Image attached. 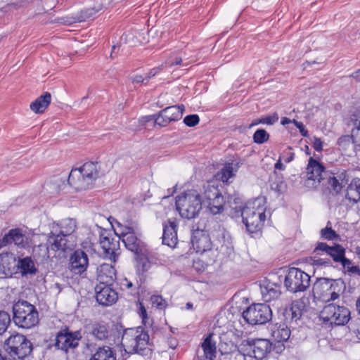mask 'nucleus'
Listing matches in <instances>:
<instances>
[{
    "instance_id": "1",
    "label": "nucleus",
    "mask_w": 360,
    "mask_h": 360,
    "mask_svg": "<svg viewBox=\"0 0 360 360\" xmlns=\"http://www.w3.org/2000/svg\"><path fill=\"white\" fill-rule=\"evenodd\" d=\"M266 201L264 198H257L248 202L243 207H235V214L242 217L243 223L250 233L259 231L266 220Z\"/></svg>"
},
{
    "instance_id": "2",
    "label": "nucleus",
    "mask_w": 360,
    "mask_h": 360,
    "mask_svg": "<svg viewBox=\"0 0 360 360\" xmlns=\"http://www.w3.org/2000/svg\"><path fill=\"white\" fill-rule=\"evenodd\" d=\"M121 344L128 353L147 355L150 351L149 335L141 327L124 330Z\"/></svg>"
},
{
    "instance_id": "3",
    "label": "nucleus",
    "mask_w": 360,
    "mask_h": 360,
    "mask_svg": "<svg viewBox=\"0 0 360 360\" xmlns=\"http://www.w3.org/2000/svg\"><path fill=\"white\" fill-rule=\"evenodd\" d=\"M13 321L16 326L22 329H31L39 321L36 307L25 300L15 302L12 307Z\"/></svg>"
},
{
    "instance_id": "4",
    "label": "nucleus",
    "mask_w": 360,
    "mask_h": 360,
    "mask_svg": "<svg viewBox=\"0 0 360 360\" xmlns=\"http://www.w3.org/2000/svg\"><path fill=\"white\" fill-rule=\"evenodd\" d=\"M202 197L196 190H188L176 198V207L181 217L191 219L198 216L202 209Z\"/></svg>"
},
{
    "instance_id": "5",
    "label": "nucleus",
    "mask_w": 360,
    "mask_h": 360,
    "mask_svg": "<svg viewBox=\"0 0 360 360\" xmlns=\"http://www.w3.org/2000/svg\"><path fill=\"white\" fill-rule=\"evenodd\" d=\"M98 176L97 163L88 162L79 168L72 169L68 176V184L76 190H85Z\"/></svg>"
},
{
    "instance_id": "6",
    "label": "nucleus",
    "mask_w": 360,
    "mask_h": 360,
    "mask_svg": "<svg viewBox=\"0 0 360 360\" xmlns=\"http://www.w3.org/2000/svg\"><path fill=\"white\" fill-rule=\"evenodd\" d=\"M345 288V283L341 279L321 278L314 283L313 294L318 300L327 303L338 299Z\"/></svg>"
},
{
    "instance_id": "7",
    "label": "nucleus",
    "mask_w": 360,
    "mask_h": 360,
    "mask_svg": "<svg viewBox=\"0 0 360 360\" xmlns=\"http://www.w3.org/2000/svg\"><path fill=\"white\" fill-rule=\"evenodd\" d=\"M216 240L211 241L210 236L202 231H196L192 237V245L197 252L202 253L207 250H211L212 245L217 249L222 250L224 247L229 248L231 245V238L228 233L224 229H219L216 236Z\"/></svg>"
},
{
    "instance_id": "8",
    "label": "nucleus",
    "mask_w": 360,
    "mask_h": 360,
    "mask_svg": "<svg viewBox=\"0 0 360 360\" xmlns=\"http://www.w3.org/2000/svg\"><path fill=\"white\" fill-rule=\"evenodd\" d=\"M4 348L14 359L24 360L32 353V344L25 335L15 333L4 341Z\"/></svg>"
},
{
    "instance_id": "9",
    "label": "nucleus",
    "mask_w": 360,
    "mask_h": 360,
    "mask_svg": "<svg viewBox=\"0 0 360 360\" xmlns=\"http://www.w3.org/2000/svg\"><path fill=\"white\" fill-rule=\"evenodd\" d=\"M320 318L324 323L330 325L344 326L350 319V312L344 306L329 304L321 311Z\"/></svg>"
},
{
    "instance_id": "10",
    "label": "nucleus",
    "mask_w": 360,
    "mask_h": 360,
    "mask_svg": "<svg viewBox=\"0 0 360 360\" xmlns=\"http://www.w3.org/2000/svg\"><path fill=\"white\" fill-rule=\"evenodd\" d=\"M243 317L250 325H262L271 319L272 311L266 304H253L243 312Z\"/></svg>"
},
{
    "instance_id": "11",
    "label": "nucleus",
    "mask_w": 360,
    "mask_h": 360,
    "mask_svg": "<svg viewBox=\"0 0 360 360\" xmlns=\"http://www.w3.org/2000/svg\"><path fill=\"white\" fill-rule=\"evenodd\" d=\"M310 276L297 268H290L285 276L284 285L292 292H304L309 288Z\"/></svg>"
},
{
    "instance_id": "12",
    "label": "nucleus",
    "mask_w": 360,
    "mask_h": 360,
    "mask_svg": "<svg viewBox=\"0 0 360 360\" xmlns=\"http://www.w3.org/2000/svg\"><path fill=\"white\" fill-rule=\"evenodd\" d=\"M75 245V240H70L60 233H55L50 229L46 240L48 257H56L55 254L52 255L51 252H65L72 250Z\"/></svg>"
},
{
    "instance_id": "13",
    "label": "nucleus",
    "mask_w": 360,
    "mask_h": 360,
    "mask_svg": "<svg viewBox=\"0 0 360 360\" xmlns=\"http://www.w3.org/2000/svg\"><path fill=\"white\" fill-rule=\"evenodd\" d=\"M81 338L79 331L72 332L67 328L62 329L56 335L55 347L67 352L69 349H74L78 346Z\"/></svg>"
},
{
    "instance_id": "14",
    "label": "nucleus",
    "mask_w": 360,
    "mask_h": 360,
    "mask_svg": "<svg viewBox=\"0 0 360 360\" xmlns=\"http://www.w3.org/2000/svg\"><path fill=\"white\" fill-rule=\"evenodd\" d=\"M272 349V343L267 339H253L248 342L247 354L244 356L254 357L256 360H263Z\"/></svg>"
},
{
    "instance_id": "15",
    "label": "nucleus",
    "mask_w": 360,
    "mask_h": 360,
    "mask_svg": "<svg viewBox=\"0 0 360 360\" xmlns=\"http://www.w3.org/2000/svg\"><path fill=\"white\" fill-rule=\"evenodd\" d=\"M100 244L105 256L115 262L120 255V240L110 237V233L106 230H103L100 233Z\"/></svg>"
},
{
    "instance_id": "16",
    "label": "nucleus",
    "mask_w": 360,
    "mask_h": 360,
    "mask_svg": "<svg viewBox=\"0 0 360 360\" xmlns=\"http://www.w3.org/2000/svg\"><path fill=\"white\" fill-rule=\"evenodd\" d=\"M110 285L103 283H98L96 285V299L99 304L110 306L117 300V293Z\"/></svg>"
},
{
    "instance_id": "17",
    "label": "nucleus",
    "mask_w": 360,
    "mask_h": 360,
    "mask_svg": "<svg viewBox=\"0 0 360 360\" xmlns=\"http://www.w3.org/2000/svg\"><path fill=\"white\" fill-rule=\"evenodd\" d=\"M77 221L72 218L63 219L58 222L50 224V229L55 233H60L70 240H75L73 233L77 229Z\"/></svg>"
},
{
    "instance_id": "18",
    "label": "nucleus",
    "mask_w": 360,
    "mask_h": 360,
    "mask_svg": "<svg viewBox=\"0 0 360 360\" xmlns=\"http://www.w3.org/2000/svg\"><path fill=\"white\" fill-rule=\"evenodd\" d=\"M89 266L86 253L82 250H75L70 258V270L75 274L82 275Z\"/></svg>"
},
{
    "instance_id": "19",
    "label": "nucleus",
    "mask_w": 360,
    "mask_h": 360,
    "mask_svg": "<svg viewBox=\"0 0 360 360\" xmlns=\"http://www.w3.org/2000/svg\"><path fill=\"white\" fill-rule=\"evenodd\" d=\"M314 252L317 255L326 254L329 255L335 262H338L343 258L345 250L340 245L335 244L333 246H329L325 243H319L314 249Z\"/></svg>"
},
{
    "instance_id": "20",
    "label": "nucleus",
    "mask_w": 360,
    "mask_h": 360,
    "mask_svg": "<svg viewBox=\"0 0 360 360\" xmlns=\"http://www.w3.org/2000/svg\"><path fill=\"white\" fill-rule=\"evenodd\" d=\"M304 304L301 300L293 301L283 311V316L287 323H296L302 316Z\"/></svg>"
},
{
    "instance_id": "21",
    "label": "nucleus",
    "mask_w": 360,
    "mask_h": 360,
    "mask_svg": "<svg viewBox=\"0 0 360 360\" xmlns=\"http://www.w3.org/2000/svg\"><path fill=\"white\" fill-rule=\"evenodd\" d=\"M15 267L16 257L13 253L6 252L0 254V275H11Z\"/></svg>"
},
{
    "instance_id": "22",
    "label": "nucleus",
    "mask_w": 360,
    "mask_h": 360,
    "mask_svg": "<svg viewBox=\"0 0 360 360\" xmlns=\"http://www.w3.org/2000/svg\"><path fill=\"white\" fill-rule=\"evenodd\" d=\"M308 180H312L320 183L322 179V173L325 170L324 166L317 160L310 157L306 168Z\"/></svg>"
},
{
    "instance_id": "23",
    "label": "nucleus",
    "mask_w": 360,
    "mask_h": 360,
    "mask_svg": "<svg viewBox=\"0 0 360 360\" xmlns=\"http://www.w3.org/2000/svg\"><path fill=\"white\" fill-rule=\"evenodd\" d=\"M260 289L262 299L266 302L278 299L281 293L279 285L267 281L262 282Z\"/></svg>"
},
{
    "instance_id": "24",
    "label": "nucleus",
    "mask_w": 360,
    "mask_h": 360,
    "mask_svg": "<svg viewBox=\"0 0 360 360\" xmlns=\"http://www.w3.org/2000/svg\"><path fill=\"white\" fill-rule=\"evenodd\" d=\"M162 243L173 248L177 243L176 224L174 221H168L163 225Z\"/></svg>"
},
{
    "instance_id": "25",
    "label": "nucleus",
    "mask_w": 360,
    "mask_h": 360,
    "mask_svg": "<svg viewBox=\"0 0 360 360\" xmlns=\"http://www.w3.org/2000/svg\"><path fill=\"white\" fill-rule=\"evenodd\" d=\"M116 273L114 267L108 264L101 265L98 269L99 283L111 285L115 279Z\"/></svg>"
},
{
    "instance_id": "26",
    "label": "nucleus",
    "mask_w": 360,
    "mask_h": 360,
    "mask_svg": "<svg viewBox=\"0 0 360 360\" xmlns=\"http://www.w3.org/2000/svg\"><path fill=\"white\" fill-rule=\"evenodd\" d=\"M51 96L49 92H45L30 103V109L35 113H42L51 103Z\"/></svg>"
},
{
    "instance_id": "27",
    "label": "nucleus",
    "mask_w": 360,
    "mask_h": 360,
    "mask_svg": "<svg viewBox=\"0 0 360 360\" xmlns=\"http://www.w3.org/2000/svg\"><path fill=\"white\" fill-rule=\"evenodd\" d=\"M90 334L97 340H107L110 335L109 327L103 323H96L91 326Z\"/></svg>"
},
{
    "instance_id": "28",
    "label": "nucleus",
    "mask_w": 360,
    "mask_h": 360,
    "mask_svg": "<svg viewBox=\"0 0 360 360\" xmlns=\"http://www.w3.org/2000/svg\"><path fill=\"white\" fill-rule=\"evenodd\" d=\"M345 197L353 203L360 201V179H354L347 188Z\"/></svg>"
},
{
    "instance_id": "29",
    "label": "nucleus",
    "mask_w": 360,
    "mask_h": 360,
    "mask_svg": "<svg viewBox=\"0 0 360 360\" xmlns=\"http://www.w3.org/2000/svg\"><path fill=\"white\" fill-rule=\"evenodd\" d=\"M16 267L22 275L34 274L37 271L33 260L30 257L19 259L16 261Z\"/></svg>"
},
{
    "instance_id": "30",
    "label": "nucleus",
    "mask_w": 360,
    "mask_h": 360,
    "mask_svg": "<svg viewBox=\"0 0 360 360\" xmlns=\"http://www.w3.org/2000/svg\"><path fill=\"white\" fill-rule=\"evenodd\" d=\"M122 240L129 250L135 253L141 250L142 242L137 238L134 231L125 235V238Z\"/></svg>"
},
{
    "instance_id": "31",
    "label": "nucleus",
    "mask_w": 360,
    "mask_h": 360,
    "mask_svg": "<svg viewBox=\"0 0 360 360\" xmlns=\"http://www.w3.org/2000/svg\"><path fill=\"white\" fill-rule=\"evenodd\" d=\"M184 109V105H172L163 109L162 114L170 122H174L179 120L182 117Z\"/></svg>"
},
{
    "instance_id": "32",
    "label": "nucleus",
    "mask_w": 360,
    "mask_h": 360,
    "mask_svg": "<svg viewBox=\"0 0 360 360\" xmlns=\"http://www.w3.org/2000/svg\"><path fill=\"white\" fill-rule=\"evenodd\" d=\"M221 195L217 186L207 183L203 186V193L201 195L202 204L207 203L208 201L214 200V199Z\"/></svg>"
},
{
    "instance_id": "33",
    "label": "nucleus",
    "mask_w": 360,
    "mask_h": 360,
    "mask_svg": "<svg viewBox=\"0 0 360 360\" xmlns=\"http://www.w3.org/2000/svg\"><path fill=\"white\" fill-rule=\"evenodd\" d=\"M238 165L233 162L226 163L220 172L217 174V177L222 182H228L231 178H233L238 170Z\"/></svg>"
},
{
    "instance_id": "34",
    "label": "nucleus",
    "mask_w": 360,
    "mask_h": 360,
    "mask_svg": "<svg viewBox=\"0 0 360 360\" xmlns=\"http://www.w3.org/2000/svg\"><path fill=\"white\" fill-rule=\"evenodd\" d=\"M89 360H116L115 353L108 346L98 347Z\"/></svg>"
},
{
    "instance_id": "35",
    "label": "nucleus",
    "mask_w": 360,
    "mask_h": 360,
    "mask_svg": "<svg viewBox=\"0 0 360 360\" xmlns=\"http://www.w3.org/2000/svg\"><path fill=\"white\" fill-rule=\"evenodd\" d=\"M225 201L223 195H220L214 200H210L207 203L203 204L212 214H220L224 210Z\"/></svg>"
},
{
    "instance_id": "36",
    "label": "nucleus",
    "mask_w": 360,
    "mask_h": 360,
    "mask_svg": "<svg viewBox=\"0 0 360 360\" xmlns=\"http://www.w3.org/2000/svg\"><path fill=\"white\" fill-rule=\"evenodd\" d=\"M272 336L277 342L287 341L290 336V330L285 323L280 324L272 330Z\"/></svg>"
},
{
    "instance_id": "37",
    "label": "nucleus",
    "mask_w": 360,
    "mask_h": 360,
    "mask_svg": "<svg viewBox=\"0 0 360 360\" xmlns=\"http://www.w3.org/2000/svg\"><path fill=\"white\" fill-rule=\"evenodd\" d=\"M143 119L144 122L154 121L155 125H158L161 127H166L170 123L169 120L163 115L162 110H161L157 116L149 115Z\"/></svg>"
},
{
    "instance_id": "38",
    "label": "nucleus",
    "mask_w": 360,
    "mask_h": 360,
    "mask_svg": "<svg viewBox=\"0 0 360 360\" xmlns=\"http://www.w3.org/2000/svg\"><path fill=\"white\" fill-rule=\"evenodd\" d=\"M10 235L12 238V243L17 246L24 247L26 236L22 233L19 229H15L10 230Z\"/></svg>"
},
{
    "instance_id": "39",
    "label": "nucleus",
    "mask_w": 360,
    "mask_h": 360,
    "mask_svg": "<svg viewBox=\"0 0 360 360\" xmlns=\"http://www.w3.org/2000/svg\"><path fill=\"white\" fill-rule=\"evenodd\" d=\"M114 231L117 237V239L120 240L124 238L125 235L129 234L131 232L134 231V230L132 227L124 226L120 223H117V228L114 229Z\"/></svg>"
},
{
    "instance_id": "40",
    "label": "nucleus",
    "mask_w": 360,
    "mask_h": 360,
    "mask_svg": "<svg viewBox=\"0 0 360 360\" xmlns=\"http://www.w3.org/2000/svg\"><path fill=\"white\" fill-rule=\"evenodd\" d=\"M269 139V134L263 129H257L253 134V141L255 143L262 144Z\"/></svg>"
},
{
    "instance_id": "41",
    "label": "nucleus",
    "mask_w": 360,
    "mask_h": 360,
    "mask_svg": "<svg viewBox=\"0 0 360 360\" xmlns=\"http://www.w3.org/2000/svg\"><path fill=\"white\" fill-rule=\"evenodd\" d=\"M10 323V314L5 311L0 310V335L6 330Z\"/></svg>"
},
{
    "instance_id": "42",
    "label": "nucleus",
    "mask_w": 360,
    "mask_h": 360,
    "mask_svg": "<svg viewBox=\"0 0 360 360\" xmlns=\"http://www.w3.org/2000/svg\"><path fill=\"white\" fill-rule=\"evenodd\" d=\"M151 302L153 307L159 309H163L167 306L166 301L160 295H153L151 297Z\"/></svg>"
},
{
    "instance_id": "43",
    "label": "nucleus",
    "mask_w": 360,
    "mask_h": 360,
    "mask_svg": "<svg viewBox=\"0 0 360 360\" xmlns=\"http://www.w3.org/2000/svg\"><path fill=\"white\" fill-rule=\"evenodd\" d=\"M347 125L352 129L360 128V115L352 114L348 120Z\"/></svg>"
},
{
    "instance_id": "44",
    "label": "nucleus",
    "mask_w": 360,
    "mask_h": 360,
    "mask_svg": "<svg viewBox=\"0 0 360 360\" xmlns=\"http://www.w3.org/2000/svg\"><path fill=\"white\" fill-rule=\"evenodd\" d=\"M200 118L198 115H189L184 117V122L188 127H194L199 123Z\"/></svg>"
},
{
    "instance_id": "45",
    "label": "nucleus",
    "mask_w": 360,
    "mask_h": 360,
    "mask_svg": "<svg viewBox=\"0 0 360 360\" xmlns=\"http://www.w3.org/2000/svg\"><path fill=\"white\" fill-rule=\"evenodd\" d=\"M261 118L262 124L273 125L274 123L278 122L279 117L278 113L274 112L271 115L262 117Z\"/></svg>"
},
{
    "instance_id": "46",
    "label": "nucleus",
    "mask_w": 360,
    "mask_h": 360,
    "mask_svg": "<svg viewBox=\"0 0 360 360\" xmlns=\"http://www.w3.org/2000/svg\"><path fill=\"white\" fill-rule=\"evenodd\" d=\"M321 235L322 238L327 240H333L338 236L335 231L328 227L321 229Z\"/></svg>"
},
{
    "instance_id": "47",
    "label": "nucleus",
    "mask_w": 360,
    "mask_h": 360,
    "mask_svg": "<svg viewBox=\"0 0 360 360\" xmlns=\"http://www.w3.org/2000/svg\"><path fill=\"white\" fill-rule=\"evenodd\" d=\"M292 148L290 146H288L285 150H283L282 154V158L286 163L292 162L295 158V153L292 151Z\"/></svg>"
},
{
    "instance_id": "48",
    "label": "nucleus",
    "mask_w": 360,
    "mask_h": 360,
    "mask_svg": "<svg viewBox=\"0 0 360 360\" xmlns=\"http://www.w3.org/2000/svg\"><path fill=\"white\" fill-rule=\"evenodd\" d=\"M351 139L355 147L360 148V128L351 129Z\"/></svg>"
},
{
    "instance_id": "49",
    "label": "nucleus",
    "mask_w": 360,
    "mask_h": 360,
    "mask_svg": "<svg viewBox=\"0 0 360 360\" xmlns=\"http://www.w3.org/2000/svg\"><path fill=\"white\" fill-rule=\"evenodd\" d=\"M292 123L296 126V127L300 130V134L304 137H307L309 136L308 131L305 129V126L301 122H298L295 120H292Z\"/></svg>"
},
{
    "instance_id": "50",
    "label": "nucleus",
    "mask_w": 360,
    "mask_h": 360,
    "mask_svg": "<svg viewBox=\"0 0 360 360\" xmlns=\"http://www.w3.org/2000/svg\"><path fill=\"white\" fill-rule=\"evenodd\" d=\"M13 243H12V238L10 235V231L8 233L4 235L1 239H0V249L3 247H5L8 245H10Z\"/></svg>"
},
{
    "instance_id": "51",
    "label": "nucleus",
    "mask_w": 360,
    "mask_h": 360,
    "mask_svg": "<svg viewBox=\"0 0 360 360\" xmlns=\"http://www.w3.org/2000/svg\"><path fill=\"white\" fill-rule=\"evenodd\" d=\"M328 183L336 192L340 191L342 188V186L336 177L330 178L328 181Z\"/></svg>"
},
{
    "instance_id": "52",
    "label": "nucleus",
    "mask_w": 360,
    "mask_h": 360,
    "mask_svg": "<svg viewBox=\"0 0 360 360\" xmlns=\"http://www.w3.org/2000/svg\"><path fill=\"white\" fill-rule=\"evenodd\" d=\"M313 147L316 151H321L323 150V142L321 139L317 137H314L313 141Z\"/></svg>"
},
{
    "instance_id": "53",
    "label": "nucleus",
    "mask_w": 360,
    "mask_h": 360,
    "mask_svg": "<svg viewBox=\"0 0 360 360\" xmlns=\"http://www.w3.org/2000/svg\"><path fill=\"white\" fill-rule=\"evenodd\" d=\"M138 313L139 314V316L142 319L143 323H145L146 320L148 319V315L146 308L141 304H140Z\"/></svg>"
},
{
    "instance_id": "54",
    "label": "nucleus",
    "mask_w": 360,
    "mask_h": 360,
    "mask_svg": "<svg viewBox=\"0 0 360 360\" xmlns=\"http://www.w3.org/2000/svg\"><path fill=\"white\" fill-rule=\"evenodd\" d=\"M344 268H347V271L349 272V269L351 268L352 262L349 259H347L345 257V255L343 256V258L342 260H340V262Z\"/></svg>"
},
{
    "instance_id": "55",
    "label": "nucleus",
    "mask_w": 360,
    "mask_h": 360,
    "mask_svg": "<svg viewBox=\"0 0 360 360\" xmlns=\"http://www.w3.org/2000/svg\"><path fill=\"white\" fill-rule=\"evenodd\" d=\"M167 344L169 348L174 349L177 347L178 341L174 338H169L167 340Z\"/></svg>"
},
{
    "instance_id": "56",
    "label": "nucleus",
    "mask_w": 360,
    "mask_h": 360,
    "mask_svg": "<svg viewBox=\"0 0 360 360\" xmlns=\"http://www.w3.org/2000/svg\"><path fill=\"white\" fill-rule=\"evenodd\" d=\"M121 286L122 288H127V289H130L133 287V283L132 282L128 281L127 278H125L124 281H122L121 283Z\"/></svg>"
},
{
    "instance_id": "57",
    "label": "nucleus",
    "mask_w": 360,
    "mask_h": 360,
    "mask_svg": "<svg viewBox=\"0 0 360 360\" xmlns=\"http://www.w3.org/2000/svg\"><path fill=\"white\" fill-rule=\"evenodd\" d=\"M281 158H280L278 159V160L276 162L275 165H274V167L275 169H279V170H284L285 169V166L281 162Z\"/></svg>"
},
{
    "instance_id": "58",
    "label": "nucleus",
    "mask_w": 360,
    "mask_h": 360,
    "mask_svg": "<svg viewBox=\"0 0 360 360\" xmlns=\"http://www.w3.org/2000/svg\"><path fill=\"white\" fill-rule=\"evenodd\" d=\"M349 272L360 276V268L358 266H352Z\"/></svg>"
},
{
    "instance_id": "59",
    "label": "nucleus",
    "mask_w": 360,
    "mask_h": 360,
    "mask_svg": "<svg viewBox=\"0 0 360 360\" xmlns=\"http://www.w3.org/2000/svg\"><path fill=\"white\" fill-rule=\"evenodd\" d=\"M356 82H360V68L352 73L351 75Z\"/></svg>"
},
{
    "instance_id": "60",
    "label": "nucleus",
    "mask_w": 360,
    "mask_h": 360,
    "mask_svg": "<svg viewBox=\"0 0 360 360\" xmlns=\"http://www.w3.org/2000/svg\"><path fill=\"white\" fill-rule=\"evenodd\" d=\"M145 79H146L143 78L142 75H136L134 79V82L136 83H141L143 82Z\"/></svg>"
},
{
    "instance_id": "61",
    "label": "nucleus",
    "mask_w": 360,
    "mask_h": 360,
    "mask_svg": "<svg viewBox=\"0 0 360 360\" xmlns=\"http://www.w3.org/2000/svg\"><path fill=\"white\" fill-rule=\"evenodd\" d=\"M259 124H262V118H259V119H255L254 120L252 123L250 124V127H252L254 126H256V125H258Z\"/></svg>"
},
{
    "instance_id": "62",
    "label": "nucleus",
    "mask_w": 360,
    "mask_h": 360,
    "mask_svg": "<svg viewBox=\"0 0 360 360\" xmlns=\"http://www.w3.org/2000/svg\"><path fill=\"white\" fill-rule=\"evenodd\" d=\"M157 72H158V70L157 69L151 70L150 72L148 73V76L146 77V79L147 80H148L150 78H151L152 77L155 76Z\"/></svg>"
},
{
    "instance_id": "63",
    "label": "nucleus",
    "mask_w": 360,
    "mask_h": 360,
    "mask_svg": "<svg viewBox=\"0 0 360 360\" xmlns=\"http://www.w3.org/2000/svg\"><path fill=\"white\" fill-rule=\"evenodd\" d=\"M281 124L282 125H285L287 124H289V123H292V120H290L288 117H283L281 119Z\"/></svg>"
},
{
    "instance_id": "64",
    "label": "nucleus",
    "mask_w": 360,
    "mask_h": 360,
    "mask_svg": "<svg viewBox=\"0 0 360 360\" xmlns=\"http://www.w3.org/2000/svg\"><path fill=\"white\" fill-rule=\"evenodd\" d=\"M181 61H182V60H181V58H176L174 61L169 62V63L170 65H180Z\"/></svg>"
}]
</instances>
